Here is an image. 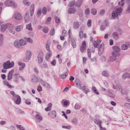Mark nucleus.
I'll list each match as a JSON object with an SVG mask.
<instances>
[{
    "label": "nucleus",
    "mask_w": 130,
    "mask_h": 130,
    "mask_svg": "<svg viewBox=\"0 0 130 130\" xmlns=\"http://www.w3.org/2000/svg\"><path fill=\"white\" fill-rule=\"evenodd\" d=\"M4 4L6 6H11L14 8H16L17 7V4L14 1L10 0H7L5 1L4 3Z\"/></svg>",
    "instance_id": "1"
},
{
    "label": "nucleus",
    "mask_w": 130,
    "mask_h": 130,
    "mask_svg": "<svg viewBox=\"0 0 130 130\" xmlns=\"http://www.w3.org/2000/svg\"><path fill=\"white\" fill-rule=\"evenodd\" d=\"M11 24L9 23H7V24H4L2 25L1 26V31L2 32H3L6 30L7 27L11 26Z\"/></svg>",
    "instance_id": "2"
},
{
    "label": "nucleus",
    "mask_w": 130,
    "mask_h": 130,
    "mask_svg": "<svg viewBox=\"0 0 130 130\" xmlns=\"http://www.w3.org/2000/svg\"><path fill=\"white\" fill-rule=\"evenodd\" d=\"M130 47V43L128 42L126 44H122L121 46V49L122 50H125L127 49L128 47Z\"/></svg>",
    "instance_id": "3"
},
{
    "label": "nucleus",
    "mask_w": 130,
    "mask_h": 130,
    "mask_svg": "<svg viewBox=\"0 0 130 130\" xmlns=\"http://www.w3.org/2000/svg\"><path fill=\"white\" fill-rule=\"evenodd\" d=\"M48 115L51 118H54L56 117V112L55 111L52 110L49 112Z\"/></svg>",
    "instance_id": "4"
},
{
    "label": "nucleus",
    "mask_w": 130,
    "mask_h": 130,
    "mask_svg": "<svg viewBox=\"0 0 130 130\" xmlns=\"http://www.w3.org/2000/svg\"><path fill=\"white\" fill-rule=\"evenodd\" d=\"M14 18L17 20H20L22 19V15L19 12L16 13L14 15Z\"/></svg>",
    "instance_id": "5"
},
{
    "label": "nucleus",
    "mask_w": 130,
    "mask_h": 130,
    "mask_svg": "<svg viewBox=\"0 0 130 130\" xmlns=\"http://www.w3.org/2000/svg\"><path fill=\"white\" fill-rule=\"evenodd\" d=\"M87 53L88 56L89 58H90V59L91 62L96 61V58L95 57H94L93 58L91 59V53L90 52V50L88 48L87 50Z\"/></svg>",
    "instance_id": "6"
},
{
    "label": "nucleus",
    "mask_w": 130,
    "mask_h": 130,
    "mask_svg": "<svg viewBox=\"0 0 130 130\" xmlns=\"http://www.w3.org/2000/svg\"><path fill=\"white\" fill-rule=\"evenodd\" d=\"M75 83L76 84L75 86L78 88L81 89V83L80 80L77 79H76L75 81Z\"/></svg>",
    "instance_id": "7"
},
{
    "label": "nucleus",
    "mask_w": 130,
    "mask_h": 130,
    "mask_svg": "<svg viewBox=\"0 0 130 130\" xmlns=\"http://www.w3.org/2000/svg\"><path fill=\"white\" fill-rule=\"evenodd\" d=\"M13 72L14 70L13 69L12 70L9 72L7 76V79L8 80H10L12 79V75Z\"/></svg>",
    "instance_id": "8"
},
{
    "label": "nucleus",
    "mask_w": 130,
    "mask_h": 130,
    "mask_svg": "<svg viewBox=\"0 0 130 130\" xmlns=\"http://www.w3.org/2000/svg\"><path fill=\"white\" fill-rule=\"evenodd\" d=\"M27 42L22 39L20 40L19 41V46H20V48L22 47V46H24L26 44Z\"/></svg>",
    "instance_id": "9"
},
{
    "label": "nucleus",
    "mask_w": 130,
    "mask_h": 130,
    "mask_svg": "<svg viewBox=\"0 0 130 130\" xmlns=\"http://www.w3.org/2000/svg\"><path fill=\"white\" fill-rule=\"evenodd\" d=\"M76 9L74 8H69L68 10V13L69 14L74 13L76 12Z\"/></svg>",
    "instance_id": "10"
},
{
    "label": "nucleus",
    "mask_w": 130,
    "mask_h": 130,
    "mask_svg": "<svg viewBox=\"0 0 130 130\" xmlns=\"http://www.w3.org/2000/svg\"><path fill=\"white\" fill-rule=\"evenodd\" d=\"M104 44H102L99 49L98 54L100 55H101L103 52V48Z\"/></svg>",
    "instance_id": "11"
},
{
    "label": "nucleus",
    "mask_w": 130,
    "mask_h": 130,
    "mask_svg": "<svg viewBox=\"0 0 130 130\" xmlns=\"http://www.w3.org/2000/svg\"><path fill=\"white\" fill-rule=\"evenodd\" d=\"M18 64L19 66H21L19 68V70L20 71H21L23 70L25 66V64L23 62H19L18 63Z\"/></svg>",
    "instance_id": "12"
},
{
    "label": "nucleus",
    "mask_w": 130,
    "mask_h": 130,
    "mask_svg": "<svg viewBox=\"0 0 130 130\" xmlns=\"http://www.w3.org/2000/svg\"><path fill=\"white\" fill-rule=\"evenodd\" d=\"M34 6L33 4H32L30 6V14L31 16L34 13Z\"/></svg>",
    "instance_id": "13"
},
{
    "label": "nucleus",
    "mask_w": 130,
    "mask_h": 130,
    "mask_svg": "<svg viewBox=\"0 0 130 130\" xmlns=\"http://www.w3.org/2000/svg\"><path fill=\"white\" fill-rule=\"evenodd\" d=\"M130 77V74L127 73H124L122 76V78L125 79L127 78H129Z\"/></svg>",
    "instance_id": "14"
},
{
    "label": "nucleus",
    "mask_w": 130,
    "mask_h": 130,
    "mask_svg": "<svg viewBox=\"0 0 130 130\" xmlns=\"http://www.w3.org/2000/svg\"><path fill=\"white\" fill-rule=\"evenodd\" d=\"M112 48L115 51V52H119L120 51V48L118 46H113Z\"/></svg>",
    "instance_id": "15"
},
{
    "label": "nucleus",
    "mask_w": 130,
    "mask_h": 130,
    "mask_svg": "<svg viewBox=\"0 0 130 130\" xmlns=\"http://www.w3.org/2000/svg\"><path fill=\"white\" fill-rule=\"evenodd\" d=\"M82 3V0H79L75 2L76 6L78 7H80Z\"/></svg>",
    "instance_id": "16"
},
{
    "label": "nucleus",
    "mask_w": 130,
    "mask_h": 130,
    "mask_svg": "<svg viewBox=\"0 0 130 130\" xmlns=\"http://www.w3.org/2000/svg\"><path fill=\"white\" fill-rule=\"evenodd\" d=\"M52 56V52L50 51H49L46 55L45 58L46 60L49 59Z\"/></svg>",
    "instance_id": "17"
},
{
    "label": "nucleus",
    "mask_w": 130,
    "mask_h": 130,
    "mask_svg": "<svg viewBox=\"0 0 130 130\" xmlns=\"http://www.w3.org/2000/svg\"><path fill=\"white\" fill-rule=\"evenodd\" d=\"M14 45L16 48H20V46H19V41L18 40H15L14 42Z\"/></svg>",
    "instance_id": "18"
},
{
    "label": "nucleus",
    "mask_w": 130,
    "mask_h": 130,
    "mask_svg": "<svg viewBox=\"0 0 130 130\" xmlns=\"http://www.w3.org/2000/svg\"><path fill=\"white\" fill-rule=\"evenodd\" d=\"M79 24L77 22H74L73 23V27L74 29H77L78 28Z\"/></svg>",
    "instance_id": "19"
},
{
    "label": "nucleus",
    "mask_w": 130,
    "mask_h": 130,
    "mask_svg": "<svg viewBox=\"0 0 130 130\" xmlns=\"http://www.w3.org/2000/svg\"><path fill=\"white\" fill-rule=\"evenodd\" d=\"M21 101V98L19 96H18L15 102L17 104H19Z\"/></svg>",
    "instance_id": "20"
},
{
    "label": "nucleus",
    "mask_w": 130,
    "mask_h": 130,
    "mask_svg": "<svg viewBox=\"0 0 130 130\" xmlns=\"http://www.w3.org/2000/svg\"><path fill=\"white\" fill-rule=\"evenodd\" d=\"M94 121L95 124L98 125L99 126L101 124L102 122V121H99L98 119L96 118L94 120Z\"/></svg>",
    "instance_id": "21"
},
{
    "label": "nucleus",
    "mask_w": 130,
    "mask_h": 130,
    "mask_svg": "<svg viewBox=\"0 0 130 130\" xmlns=\"http://www.w3.org/2000/svg\"><path fill=\"white\" fill-rule=\"evenodd\" d=\"M7 62L8 63L9 68L12 67L14 65V63L13 61H11V62L10 63V61L8 60L7 61Z\"/></svg>",
    "instance_id": "22"
},
{
    "label": "nucleus",
    "mask_w": 130,
    "mask_h": 130,
    "mask_svg": "<svg viewBox=\"0 0 130 130\" xmlns=\"http://www.w3.org/2000/svg\"><path fill=\"white\" fill-rule=\"evenodd\" d=\"M71 44L73 46V47L74 48H75L76 47V42L74 40V39L73 38L71 39Z\"/></svg>",
    "instance_id": "23"
},
{
    "label": "nucleus",
    "mask_w": 130,
    "mask_h": 130,
    "mask_svg": "<svg viewBox=\"0 0 130 130\" xmlns=\"http://www.w3.org/2000/svg\"><path fill=\"white\" fill-rule=\"evenodd\" d=\"M102 75L104 76L108 77L109 76V74L107 71H104L102 72Z\"/></svg>",
    "instance_id": "24"
},
{
    "label": "nucleus",
    "mask_w": 130,
    "mask_h": 130,
    "mask_svg": "<svg viewBox=\"0 0 130 130\" xmlns=\"http://www.w3.org/2000/svg\"><path fill=\"white\" fill-rule=\"evenodd\" d=\"M35 117L37 120L39 121L41 120L42 119V117L39 114H37L35 116Z\"/></svg>",
    "instance_id": "25"
},
{
    "label": "nucleus",
    "mask_w": 130,
    "mask_h": 130,
    "mask_svg": "<svg viewBox=\"0 0 130 130\" xmlns=\"http://www.w3.org/2000/svg\"><path fill=\"white\" fill-rule=\"evenodd\" d=\"M116 59V57L113 56H110L108 59V60L110 62H112L115 60Z\"/></svg>",
    "instance_id": "26"
},
{
    "label": "nucleus",
    "mask_w": 130,
    "mask_h": 130,
    "mask_svg": "<svg viewBox=\"0 0 130 130\" xmlns=\"http://www.w3.org/2000/svg\"><path fill=\"white\" fill-rule=\"evenodd\" d=\"M23 3L25 5L27 6H29L31 4L30 2L27 0H23Z\"/></svg>",
    "instance_id": "27"
},
{
    "label": "nucleus",
    "mask_w": 130,
    "mask_h": 130,
    "mask_svg": "<svg viewBox=\"0 0 130 130\" xmlns=\"http://www.w3.org/2000/svg\"><path fill=\"white\" fill-rule=\"evenodd\" d=\"M115 11L117 12V13L118 14V15H119L122 12V9L121 7L117 9Z\"/></svg>",
    "instance_id": "28"
},
{
    "label": "nucleus",
    "mask_w": 130,
    "mask_h": 130,
    "mask_svg": "<svg viewBox=\"0 0 130 130\" xmlns=\"http://www.w3.org/2000/svg\"><path fill=\"white\" fill-rule=\"evenodd\" d=\"M75 2L74 1H72L70 2L69 4V6L70 7H73L75 5Z\"/></svg>",
    "instance_id": "29"
},
{
    "label": "nucleus",
    "mask_w": 130,
    "mask_h": 130,
    "mask_svg": "<svg viewBox=\"0 0 130 130\" xmlns=\"http://www.w3.org/2000/svg\"><path fill=\"white\" fill-rule=\"evenodd\" d=\"M26 28L28 29V30H32V28L31 27V24L30 23L27 24L26 26Z\"/></svg>",
    "instance_id": "30"
},
{
    "label": "nucleus",
    "mask_w": 130,
    "mask_h": 130,
    "mask_svg": "<svg viewBox=\"0 0 130 130\" xmlns=\"http://www.w3.org/2000/svg\"><path fill=\"white\" fill-rule=\"evenodd\" d=\"M3 66L4 69H5L9 68L8 63L7 62L4 63Z\"/></svg>",
    "instance_id": "31"
},
{
    "label": "nucleus",
    "mask_w": 130,
    "mask_h": 130,
    "mask_svg": "<svg viewBox=\"0 0 130 130\" xmlns=\"http://www.w3.org/2000/svg\"><path fill=\"white\" fill-rule=\"evenodd\" d=\"M112 17L114 19H115V17H117L118 16V14L117 13V12L115 11H113L112 13Z\"/></svg>",
    "instance_id": "32"
},
{
    "label": "nucleus",
    "mask_w": 130,
    "mask_h": 130,
    "mask_svg": "<svg viewBox=\"0 0 130 130\" xmlns=\"http://www.w3.org/2000/svg\"><path fill=\"white\" fill-rule=\"evenodd\" d=\"M23 26L21 25L17 26L15 27V30L17 31H19L20 30L21 28H23Z\"/></svg>",
    "instance_id": "33"
},
{
    "label": "nucleus",
    "mask_w": 130,
    "mask_h": 130,
    "mask_svg": "<svg viewBox=\"0 0 130 130\" xmlns=\"http://www.w3.org/2000/svg\"><path fill=\"white\" fill-rule=\"evenodd\" d=\"M91 13L93 15H95L97 13L96 10L94 8H93L91 9Z\"/></svg>",
    "instance_id": "34"
},
{
    "label": "nucleus",
    "mask_w": 130,
    "mask_h": 130,
    "mask_svg": "<svg viewBox=\"0 0 130 130\" xmlns=\"http://www.w3.org/2000/svg\"><path fill=\"white\" fill-rule=\"evenodd\" d=\"M68 72H67L65 74H63L60 75V77L62 79L65 78L68 74Z\"/></svg>",
    "instance_id": "35"
},
{
    "label": "nucleus",
    "mask_w": 130,
    "mask_h": 130,
    "mask_svg": "<svg viewBox=\"0 0 130 130\" xmlns=\"http://www.w3.org/2000/svg\"><path fill=\"white\" fill-rule=\"evenodd\" d=\"M26 57H29V58H31V53L29 51H27L26 52Z\"/></svg>",
    "instance_id": "36"
},
{
    "label": "nucleus",
    "mask_w": 130,
    "mask_h": 130,
    "mask_svg": "<svg viewBox=\"0 0 130 130\" xmlns=\"http://www.w3.org/2000/svg\"><path fill=\"white\" fill-rule=\"evenodd\" d=\"M82 89L83 91L86 93H87L89 91L88 88H87L85 86H83L82 87Z\"/></svg>",
    "instance_id": "37"
},
{
    "label": "nucleus",
    "mask_w": 130,
    "mask_h": 130,
    "mask_svg": "<svg viewBox=\"0 0 130 130\" xmlns=\"http://www.w3.org/2000/svg\"><path fill=\"white\" fill-rule=\"evenodd\" d=\"M78 14L80 18L82 17L83 16V11L81 10L80 9L78 12Z\"/></svg>",
    "instance_id": "38"
},
{
    "label": "nucleus",
    "mask_w": 130,
    "mask_h": 130,
    "mask_svg": "<svg viewBox=\"0 0 130 130\" xmlns=\"http://www.w3.org/2000/svg\"><path fill=\"white\" fill-rule=\"evenodd\" d=\"M3 36L2 34H0V45H2L3 43Z\"/></svg>",
    "instance_id": "39"
},
{
    "label": "nucleus",
    "mask_w": 130,
    "mask_h": 130,
    "mask_svg": "<svg viewBox=\"0 0 130 130\" xmlns=\"http://www.w3.org/2000/svg\"><path fill=\"white\" fill-rule=\"evenodd\" d=\"M43 31L46 34L47 33L48 31V27H44L43 29Z\"/></svg>",
    "instance_id": "40"
},
{
    "label": "nucleus",
    "mask_w": 130,
    "mask_h": 130,
    "mask_svg": "<svg viewBox=\"0 0 130 130\" xmlns=\"http://www.w3.org/2000/svg\"><path fill=\"white\" fill-rule=\"evenodd\" d=\"M113 37L116 39H117L118 38V36L117 33L116 32H114L112 34Z\"/></svg>",
    "instance_id": "41"
},
{
    "label": "nucleus",
    "mask_w": 130,
    "mask_h": 130,
    "mask_svg": "<svg viewBox=\"0 0 130 130\" xmlns=\"http://www.w3.org/2000/svg\"><path fill=\"white\" fill-rule=\"evenodd\" d=\"M16 127L20 130H25V129L21 125H16Z\"/></svg>",
    "instance_id": "42"
},
{
    "label": "nucleus",
    "mask_w": 130,
    "mask_h": 130,
    "mask_svg": "<svg viewBox=\"0 0 130 130\" xmlns=\"http://www.w3.org/2000/svg\"><path fill=\"white\" fill-rule=\"evenodd\" d=\"M32 80L34 82L36 83L38 81V78L36 76H34L32 78Z\"/></svg>",
    "instance_id": "43"
},
{
    "label": "nucleus",
    "mask_w": 130,
    "mask_h": 130,
    "mask_svg": "<svg viewBox=\"0 0 130 130\" xmlns=\"http://www.w3.org/2000/svg\"><path fill=\"white\" fill-rule=\"evenodd\" d=\"M44 86L48 89H50L51 88L50 86V85L48 84L46 82H44Z\"/></svg>",
    "instance_id": "44"
},
{
    "label": "nucleus",
    "mask_w": 130,
    "mask_h": 130,
    "mask_svg": "<svg viewBox=\"0 0 130 130\" xmlns=\"http://www.w3.org/2000/svg\"><path fill=\"white\" fill-rule=\"evenodd\" d=\"M54 19L56 23H58L60 22L59 19L56 16H55L54 17Z\"/></svg>",
    "instance_id": "45"
},
{
    "label": "nucleus",
    "mask_w": 130,
    "mask_h": 130,
    "mask_svg": "<svg viewBox=\"0 0 130 130\" xmlns=\"http://www.w3.org/2000/svg\"><path fill=\"white\" fill-rule=\"evenodd\" d=\"M107 94L111 98H114L115 97V95L114 94L110 92H109Z\"/></svg>",
    "instance_id": "46"
},
{
    "label": "nucleus",
    "mask_w": 130,
    "mask_h": 130,
    "mask_svg": "<svg viewBox=\"0 0 130 130\" xmlns=\"http://www.w3.org/2000/svg\"><path fill=\"white\" fill-rule=\"evenodd\" d=\"M121 93L123 95H126L128 93V91L123 90L122 89L121 91Z\"/></svg>",
    "instance_id": "47"
},
{
    "label": "nucleus",
    "mask_w": 130,
    "mask_h": 130,
    "mask_svg": "<svg viewBox=\"0 0 130 130\" xmlns=\"http://www.w3.org/2000/svg\"><path fill=\"white\" fill-rule=\"evenodd\" d=\"M46 9L45 7H44L42 9V13L44 15H45L46 13Z\"/></svg>",
    "instance_id": "48"
},
{
    "label": "nucleus",
    "mask_w": 130,
    "mask_h": 130,
    "mask_svg": "<svg viewBox=\"0 0 130 130\" xmlns=\"http://www.w3.org/2000/svg\"><path fill=\"white\" fill-rule=\"evenodd\" d=\"M42 11L41 10H39L37 13V17H39L41 15Z\"/></svg>",
    "instance_id": "49"
},
{
    "label": "nucleus",
    "mask_w": 130,
    "mask_h": 130,
    "mask_svg": "<svg viewBox=\"0 0 130 130\" xmlns=\"http://www.w3.org/2000/svg\"><path fill=\"white\" fill-rule=\"evenodd\" d=\"M100 59L102 62H104L105 61V57L104 56H101Z\"/></svg>",
    "instance_id": "50"
},
{
    "label": "nucleus",
    "mask_w": 130,
    "mask_h": 130,
    "mask_svg": "<svg viewBox=\"0 0 130 130\" xmlns=\"http://www.w3.org/2000/svg\"><path fill=\"white\" fill-rule=\"evenodd\" d=\"M24 19L25 22L26 23H28L29 20V16L24 17Z\"/></svg>",
    "instance_id": "51"
},
{
    "label": "nucleus",
    "mask_w": 130,
    "mask_h": 130,
    "mask_svg": "<svg viewBox=\"0 0 130 130\" xmlns=\"http://www.w3.org/2000/svg\"><path fill=\"white\" fill-rule=\"evenodd\" d=\"M90 10L89 8H87L86 9L85 11V14L86 15H88L90 13Z\"/></svg>",
    "instance_id": "52"
},
{
    "label": "nucleus",
    "mask_w": 130,
    "mask_h": 130,
    "mask_svg": "<svg viewBox=\"0 0 130 130\" xmlns=\"http://www.w3.org/2000/svg\"><path fill=\"white\" fill-rule=\"evenodd\" d=\"M105 10L104 9H102L101 10L100 12V14L101 15H103L105 14Z\"/></svg>",
    "instance_id": "53"
},
{
    "label": "nucleus",
    "mask_w": 130,
    "mask_h": 130,
    "mask_svg": "<svg viewBox=\"0 0 130 130\" xmlns=\"http://www.w3.org/2000/svg\"><path fill=\"white\" fill-rule=\"evenodd\" d=\"M38 59V62L39 64H41L43 62V58H40Z\"/></svg>",
    "instance_id": "54"
},
{
    "label": "nucleus",
    "mask_w": 130,
    "mask_h": 130,
    "mask_svg": "<svg viewBox=\"0 0 130 130\" xmlns=\"http://www.w3.org/2000/svg\"><path fill=\"white\" fill-rule=\"evenodd\" d=\"M91 20H89L88 21L87 23L88 27H90L91 26Z\"/></svg>",
    "instance_id": "55"
},
{
    "label": "nucleus",
    "mask_w": 130,
    "mask_h": 130,
    "mask_svg": "<svg viewBox=\"0 0 130 130\" xmlns=\"http://www.w3.org/2000/svg\"><path fill=\"white\" fill-rule=\"evenodd\" d=\"M86 46L81 45L80 48V50L81 52H84V50H85L86 48Z\"/></svg>",
    "instance_id": "56"
},
{
    "label": "nucleus",
    "mask_w": 130,
    "mask_h": 130,
    "mask_svg": "<svg viewBox=\"0 0 130 130\" xmlns=\"http://www.w3.org/2000/svg\"><path fill=\"white\" fill-rule=\"evenodd\" d=\"M26 104L28 105H30L31 104V102L29 99H26L25 101Z\"/></svg>",
    "instance_id": "57"
},
{
    "label": "nucleus",
    "mask_w": 130,
    "mask_h": 130,
    "mask_svg": "<svg viewBox=\"0 0 130 130\" xmlns=\"http://www.w3.org/2000/svg\"><path fill=\"white\" fill-rule=\"evenodd\" d=\"M55 33V30L54 29H52L50 32V35L51 36H53L54 35Z\"/></svg>",
    "instance_id": "58"
},
{
    "label": "nucleus",
    "mask_w": 130,
    "mask_h": 130,
    "mask_svg": "<svg viewBox=\"0 0 130 130\" xmlns=\"http://www.w3.org/2000/svg\"><path fill=\"white\" fill-rule=\"evenodd\" d=\"M93 44L94 47L96 48H98V45H99L96 41L93 42Z\"/></svg>",
    "instance_id": "59"
},
{
    "label": "nucleus",
    "mask_w": 130,
    "mask_h": 130,
    "mask_svg": "<svg viewBox=\"0 0 130 130\" xmlns=\"http://www.w3.org/2000/svg\"><path fill=\"white\" fill-rule=\"evenodd\" d=\"M30 59V58H29V57H26L24 58L23 59V61L25 62H27Z\"/></svg>",
    "instance_id": "60"
},
{
    "label": "nucleus",
    "mask_w": 130,
    "mask_h": 130,
    "mask_svg": "<svg viewBox=\"0 0 130 130\" xmlns=\"http://www.w3.org/2000/svg\"><path fill=\"white\" fill-rule=\"evenodd\" d=\"M41 67L42 68H48V66L47 64H42L41 66Z\"/></svg>",
    "instance_id": "61"
},
{
    "label": "nucleus",
    "mask_w": 130,
    "mask_h": 130,
    "mask_svg": "<svg viewBox=\"0 0 130 130\" xmlns=\"http://www.w3.org/2000/svg\"><path fill=\"white\" fill-rule=\"evenodd\" d=\"M72 123L75 125H76L77 123V120L75 119H73L72 120Z\"/></svg>",
    "instance_id": "62"
},
{
    "label": "nucleus",
    "mask_w": 130,
    "mask_h": 130,
    "mask_svg": "<svg viewBox=\"0 0 130 130\" xmlns=\"http://www.w3.org/2000/svg\"><path fill=\"white\" fill-rule=\"evenodd\" d=\"M111 54L112 56L116 57V56L118 55V53L116 52L113 51L112 52Z\"/></svg>",
    "instance_id": "63"
},
{
    "label": "nucleus",
    "mask_w": 130,
    "mask_h": 130,
    "mask_svg": "<svg viewBox=\"0 0 130 130\" xmlns=\"http://www.w3.org/2000/svg\"><path fill=\"white\" fill-rule=\"evenodd\" d=\"M27 42L32 43H33V40L30 38H28L27 39Z\"/></svg>",
    "instance_id": "64"
}]
</instances>
